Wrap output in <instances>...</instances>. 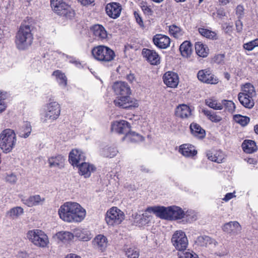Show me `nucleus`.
Here are the masks:
<instances>
[{
    "instance_id": "obj_1",
    "label": "nucleus",
    "mask_w": 258,
    "mask_h": 258,
    "mask_svg": "<svg viewBox=\"0 0 258 258\" xmlns=\"http://www.w3.org/2000/svg\"><path fill=\"white\" fill-rule=\"evenodd\" d=\"M60 218L67 222L81 221V205L76 202H67L60 206L58 211Z\"/></svg>"
},
{
    "instance_id": "obj_2",
    "label": "nucleus",
    "mask_w": 258,
    "mask_h": 258,
    "mask_svg": "<svg viewBox=\"0 0 258 258\" xmlns=\"http://www.w3.org/2000/svg\"><path fill=\"white\" fill-rule=\"evenodd\" d=\"M33 39L31 27L29 25L21 26L16 36L15 43L20 50H24L30 46Z\"/></svg>"
},
{
    "instance_id": "obj_3",
    "label": "nucleus",
    "mask_w": 258,
    "mask_h": 258,
    "mask_svg": "<svg viewBox=\"0 0 258 258\" xmlns=\"http://www.w3.org/2000/svg\"><path fill=\"white\" fill-rule=\"evenodd\" d=\"M17 142L15 132L10 128L4 130L0 134V148L5 153L12 151Z\"/></svg>"
},
{
    "instance_id": "obj_4",
    "label": "nucleus",
    "mask_w": 258,
    "mask_h": 258,
    "mask_svg": "<svg viewBox=\"0 0 258 258\" xmlns=\"http://www.w3.org/2000/svg\"><path fill=\"white\" fill-rule=\"evenodd\" d=\"M68 0H51V6L55 13L67 19H72L75 12L68 3Z\"/></svg>"
},
{
    "instance_id": "obj_5",
    "label": "nucleus",
    "mask_w": 258,
    "mask_h": 258,
    "mask_svg": "<svg viewBox=\"0 0 258 258\" xmlns=\"http://www.w3.org/2000/svg\"><path fill=\"white\" fill-rule=\"evenodd\" d=\"M94 58L102 62H108L114 59L115 54L113 50L109 47L99 45L94 47L92 50Z\"/></svg>"
},
{
    "instance_id": "obj_6",
    "label": "nucleus",
    "mask_w": 258,
    "mask_h": 258,
    "mask_svg": "<svg viewBox=\"0 0 258 258\" xmlns=\"http://www.w3.org/2000/svg\"><path fill=\"white\" fill-rule=\"evenodd\" d=\"M60 105L57 102L52 101L46 104L44 117H41V121L43 123H46L48 120L51 121L56 120L60 115Z\"/></svg>"
},
{
    "instance_id": "obj_7",
    "label": "nucleus",
    "mask_w": 258,
    "mask_h": 258,
    "mask_svg": "<svg viewBox=\"0 0 258 258\" xmlns=\"http://www.w3.org/2000/svg\"><path fill=\"white\" fill-rule=\"evenodd\" d=\"M27 237L34 245L39 247H44L49 242L46 234L39 229L29 230L27 233Z\"/></svg>"
},
{
    "instance_id": "obj_8",
    "label": "nucleus",
    "mask_w": 258,
    "mask_h": 258,
    "mask_svg": "<svg viewBox=\"0 0 258 258\" xmlns=\"http://www.w3.org/2000/svg\"><path fill=\"white\" fill-rule=\"evenodd\" d=\"M171 242L176 250L181 251L185 250L188 244L186 235L182 230H177L173 233Z\"/></svg>"
},
{
    "instance_id": "obj_9",
    "label": "nucleus",
    "mask_w": 258,
    "mask_h": 258,
    "mask_svg": "<svg viewBox=\"0 0 258 258\" xmlns=\"http://www.w3.org/2000/svg\"><path fill=\"white\" fill-rule=\"evenodd\" d=\"M123 213L116 207H112L106 213L105 221L109 226L118 225L124 219Z\"/></svg>"
},
{
    "instance_id": "obj_10",
    "label": "nucleus",
    "mask_w": 258,
    "mask_h": 258,
    "mask_svg": "<svg viewBox=\"0 0 258 258\" xmlns=\"http://www.w3.org/2000/svg\"><path fill=\"white\" fill-rule=\"evenodd\" d=\"M113 102L116 106L125 109L137 107L139 106L138 101L129 95H121L117 97Z\"/></svg>"
},
{
    "instance_id": "obj_11",
    "label": "nucleus",
    "mask_w": 258,
    "mask_h": 258,
    "mask_svg": "<svg viewBox=\"0 0 258 258\" xmlns=\"http://www.w3.org/2000/svg\"><path fill=\"white\" fill-rule=\"evenodd\" d=\"M197 77L200 81L204 83L217 84L218 83V79L208 69L199 71Z\"/></svg>"
},
{
    "instance_id": "obj_12",
    "label": "nucleus",
    "mask_w": 258,
    "mask_h": 258,
    "mask_svg": "<svg viewBox=\"0 0 258 258\" xmlns=\"http://www.w3.org/2000/svg\"><path fill=\"white\" fill-rule=\"evenodd\" d=\"M130 123L124 120L113 121L111 124V131L119 134H126L130 130Z\"/></svg>"
},
{
    "instance_id": "obj_13",
    "label": "nucleus",
    "mask_w": 258,
    "mask_h": 258,
    "mask_svg": "<svg viewBox=\"0 0 258 258\" xmlns=\"http://www.w3.org/2000/svg\"><path fill=\"white\" fill-rule=\"evenodd\" d=\"M149 207L142 214L135 213L133 215L134 222L137 225L139 226H144L150 221L152 217L151 214L153 213V211L149 210Z\"/></svg>"
},
{
    "instance_id": "obj_14",
    "label": "nucleus",
    "mask_w": 258,
    "mask_h": 258,
    "mask_svg": "<svg viewBox=\"0 0 258 258\" xmlns=\"http://www.w3.org/2000/svg\"><path fill=\"white\" fill-rule=\"evenodd\" d=\"M45 199L39 195H34L28 198H23L21 201L24 204L29 207H32L39 205H42L45 202Z\"/></svg>"
},
{
    "instance_id": "obj_15",
    "label": "nucleus",
    "mask_w": 258,
    "mask_h": 258,
    "mask_svg": "<svg viewBox=\"0 0 258 258\" xmlns=\"http://www.w3.org/2000/svg\"><path fill=\"white\" fill-rule=\"evenodd\" d=\"M121 9V6L116 3L108 4L105 8L107 15L112 19H116L119 17Z\"/></svg>"
},
{
    "instance_id": "obj_16",
    "label": "nucleus",
    "mask_w": 258,
    "mask_h": 258,
    "mask_svg": "<svg viewBox=\"0 0 258 258\" xmlns=\"http://www.w3.org/2000/svg\"><path fill=\"white\" fill-rule=\"evenodd\" d=\"M81 151L79 149H74L72 150L69 155V161L74 167L78 169V172L81 174Z\"/></svg>"
},
{
    "instance_id": "obj_17",
    "label": "nucleus",
    "mask_w": 258,
    "mask_h": 258,
    "mask_svg": "<svg viewBox=\"0 0 258 258\" xmlns=\"http://www.w3.org/2000/svg\"><path fill=\"white\" fill-rule=\"evenodd\" d=\"M112 87L115 93L118 95H129L131 93L130 86L124 82H116Z\"/></svg>"
},
{
    "instance_id": "obj_18",
    "label": "nucleus",
    "mask_w": 258,
    "mask_h": 258,
    "mask_svg": "<svg viewBox=\"0 0 258 258\" xmlns=\"http://www.w3.org/2000/svg\"><path fill=\"white\" fill-rule=\"evenodd\" d=\"M142 54L151 64L157 65L160 63V56L155 50L144 48Z\"/></svg>"
},
{
    "instance_id": "obj_19",
    "label": "nucleus",
    "mask_w": 258,
    "mask_h": 258,
    "mask_svg": "<svg viewBox=\"0 0 258 258\" xmlns=\"http://www.w3.org/2000/svg\"><path fill=\"white\" fill-rule=\"evenodd\" d=\"M149 210L152 211L160 218L170 220V207H150Z\"/></svg>"
},
{
    "instance_id": "obj_20",
    "label": "nucleus",
    "mask_w": 258,
    "mask_h": 258,
    "mask_svg": "<svg viewBox=\"0 0 258 258\" xmlns=\"http://www.w3.org/2000/svg\"><path fill=\"white\" fill-rule=\"evenodd\" d=\"M164 83L169 87L175 88L179 83L177 74L172 72H168L163 76Z\"/></svg>"
},
{
    "instance_id": "obj_21",
    "label": "nucleus",
    "mask_w": 258,
    "mask_h": 258,
    "mask_svg": "<svg viewBox=\"0 0 258 258\" xmlns=\"http://www.w3.org/2000/svg\"><path fill=\"white\" fill-rule=\"evenodd\" d=\"M154 44L161 49H165L169 46L170 43V38L164 35L156 34L153 38Z\"/></svg>"
},
{
    "instance_id": "obj_22",
    "label": "nucleus",
    "mask_w": 258,
    "mask_h": 258,
    "mask_svg": "<svg viewBox=\"0 0 258 258\" xmlns=\"http://www.w3.org/2000/svg\"><path fill=\"white\" fill-rule=\"evenodd\" d=\"M175 114L181 118H188L192 115L191 109L186 104H180L176 108Z\"/></svg>"
},
{
    "instance_id": "obj_23",
    "label": "nucleus",
    "mask_w": 258,
    "mask_h": 258,
    "mask_svg": "<svg viewBox=\"0 0 258 258\" xmlns=\"http://www.w3.org/2000/svg\"><path fill=\"white\" fill-rule=\"evenodd\" d=\"M222 230L228 233L235 235L241 230V226L237 221H231L225 223Z\"/></svg>"
},
{
    "instance_id": "obj_24",
    "label": "nucleus",
    "mask_w": 258,
    "mask_h": 258,
    "mask_svg": "<svg viewBox=\"0 0 258 258\" xmlns=\"http://www.w3.org/2000/svg\"><path fill=\"white\" fill-rule=\"evenodd\" d=\"M179 152L184 156L192 157L197 154L194 146L190 144H183L179 147Z\"/></svg>"
},
{
    "instance_id": "obj_25",
    "label": "nucleus",
    "mask_w": 258,
    "mask_h": 258,
    "mask_svg": "<svg viewBox=\"0 0 258 258\" xmlns=\"http://www.w3.org/2000/svg\"><path fill=\"white\" fill-rule=\"evenodd\" d=\"M196 243L202 247H207L210 245L215 246L218 243L215 239L205 235L199 236L196 240Z\"/></svg>"
},
{
    "instance_id": "obj_26",
    "label": "nucleus",
    "mask_w": 258,
    "mask_h": 258,
    "mask_svg": "<svg viewBox=\"0 0 258 258\" xmlns=\"http://www.w3.org/2000/svg\"><path fill=\"white\" fill-rule=\"evenodd\" d=\"M65 159L63 156L58 155L48 158V162L50 167H58L61 168L63 167Z\"/></svg>"
},
{
    "instance_id": "obj_27",
    "label": "nucleus",
    "mask_w": 258,
    "mask_h": 258,
    "mask_svg": "<svg viewBox=\"0 0 258 258\" xmlns=\"http://www.w3.org/2000/svg\"><path fill=\"white\" fill-rule=\"evenodd\" d=\"M93 242L95 247L101 251H104L107 245V238L101 234L96 236Z\"/></svg>"
},
{
    "instance_id": "obj_28",
    "label": "nucleus",
    "mask_w": 258,
    "mask_h": 258,
    "mask_svg": "<svg viewBox=\"0 0 258 258\" xmlns=\"http://www.w3.org/2000/svg\"><path fill=\"white\" fill-rule=\"evenodd\" d=\"M52 76L55 78V80L58 85L62 88H64L67 85V78L64 73L60 70H55L54 71Z\"/></svg>"
},
{
    "instance_id": "obj_29",
    "label": "nucleus",
    "mask_w": 258,
    "mask_h": 258,
    "mask_svg": "<svg viewBox=\"0 0 258 258\" xmlns=\"http://www.w3.org/2000/svg\"><path fill=\"white\" fill-rule=\"evenodd\" d=\"M95 37L98 40H103L107 38V33L104 27L101 25H95L92 27Z\"/></svg>"
},
{
    "instance_id": "obj_30",
    "label": "nucleus",
    "mask_w": 258,
    "mask_h": 258,
    "mask_svg": "<svg viewBox=\"0 0 258 258\" xmlns=\"http://www.w3.org/2000/svg\"><path fill=\"white\" fill-rule=\"evenodd\" d=\"M254 97H247L242 94H238V99L240 104L244 107L251 109L254 105Z\"/></svg>"
},
{
    "instance_id": "obj_31",
    "label": "nucleus",
    "mask_w": 258,
    "mask_h": 258,
    "mask_svg": "<svg viewBox=\"0 0 258 258\" xmlns=\"http://www.w3.org/2000/svg\"><path fill=\"white\" fill-rule=\"evenodd\" d=\"M238 94H242L243 95L247 97H255L256 96V91L254 86L250 83H246L241 87V92Z\"/></svg>"
},
{
    "instance_id": "obj_32",
    "label": "nucleus",
    "mask_w": 258,
    "mask_h": 258,
    "mask_svg": "<svg viewBox=\"0 0 258 258\" xmlns=\"http://www.w3.org/2000/svg\"><path fill=\"white\" fill-rule=\"evenodd\" d=\"M242 148L245 153L251 154L257 150L256 143L254 141L245 140L242 144Z\"/></svg>"
},
{
    "instance_id": "obj_33",
    "label": "nucleus",
    "mask_w": 258,
    "mask_h": 258,
    "mask_svg": "<svg viewBox=\"0 0 258 258\" xmlns=\"http://www.w3.org/2000/svg\"><path fill=\"white\" fill-rule=\"evenodd\" d=\"M32 131V127L30 122L26 121L21 126L17 132V134L21 138H28Z\"/></svg>"
},
{
    "instance_id": "obj_34",
    "label": "nucleus",
    "mask_w": 258,
    "mask_h": 258,
    "mask_svg": "<svg viewBox=\"0 0 258 258\" xmlns=\"http://www.w3.org/2000/svg\"><path fill=\"white\" fill-rule=\"evenodd\" d=\"M185 215L184 212L179 207L170 206V220L181 219Z\"/></svg>"
},
{
    "instance_id": "obj_35",
    "label": "nucleus",
    "mask_w": 258,
    "mask_h": 258,
    "mask_svg": "<svg viewBox=\"0 0 258 258\" xmlns=\"http://www.w3.org/2000/svg\"><path fill=\"white\" fill-rule=\"evenodd\" d=\"M96 170V167L94 165L88 162L82 163V176L85 178H88L91 173Z\"/></svg>"
},
{
    "instance_id": "obj_36",
    "label": "nucleus",
    "mask_w": 258,
    "mask_h": 258,
    "mask_svg": "<svg viewBox=\"0 0 258 258\" xmlns=\"http://www.w3.org/2000/svg\"><path fill=\"white\" fill-rule=\"evenodd\" d=\"M128 142L137 143L143 140V137L140 134L134 132H129L122 138Z\"/></svg>"
},
{
    "instance_id": "obj_37",
    "label": "nucleus",
    "mask_w": 258,
    "mask_h": 258,
    "mask_svg": "<svg viewBox=\"0 0 258 258\" xmlns=\"http://www.w3.org/2000/svg\"><path fill=\"white\" fill-rule=\"evenodd\" d=\"M195 50L197 54L201 57H206L209 53V48L206 45L201 42H196L195 44Z\"/></svg>"
},
{
    "instance_id": "obj_38",
    "label": "nucleus",
    "mask_w": 258,
    "mask_h": 258,
    "mask_svg": "<svg viewBox=\"0 0 258 258\" xmlns=\"http://www.w3.org/2000/svg\"><path fill=\"white\" fill-rule=\"evenodd\" d=\"M192 134L199 138H203L205 136V130L200 125L196 123H192L190 125Z\"/></svg>"
},
{
    "instance_id": "obj_39",
    "label": "nucleus",
    "mask_w": 258,
    "mask_h": 258,
    "mask_svg": "<svg viewBox=\"0 0 258 258\" xmlns=\"http://www.w3.org/2000/svg\"><path fill=\"white\" fill-rule=\"evenodd\" d=\"M57 239L62 242L66 243L71 241L74 238V234L69 231H59L56 234Z\"/></svg>"
},
{
    "instance_id": "obj_40",
    "label": "nucleus",
    "mask_w": 258,
    "mask_h": 258,
    "mask_svg": "<svg viewBox=\"0 0 258 258\" xmlns=\"http://www.w3.org/2000/svg\"><path fill=\"white\" fill-rule=\"evenodd\" d=\"M208 158L214 162L221 163L224 159L225 156L221 151H217L214 153H208L207 154Z\"/></svg>"
},
{
    "instance_id": "obj_41",
    "label": "nucleus",
    "mask_w": 258,
    "mask_h": 258,
    "mask_svg": "<svg viewBox=\"0 0 258 258\" xmlns=\"http://www.w3.org/2000/svg\"><path fill=\"white\" fill-rule=\"evenodd\" d=\"M180 51L184 57H188L191 52V46L190 42L185 41L180 46Z\"/></svg>"
},
{
    "instance_id": "obj_42",
    "label": "nucleus",
    "mask_w": 258,
    "mask_h": 258,
    "mask_svg": "<svg viewBox=\"0 0 258 258\" xmlns=\"http://www.w3.org/2000/svg\"><path fill=\"white\" fill-rule=\"evenodd\" d=\"M202 112L212 122H218L222 120V117L218 115L215 112L211 110L203 109Z\"/></svg>"
},
{
    "instance_id": "obj_43",
    "label": "nucleus",
    "mask_w": 258,
    "mask_h": 258,
    "mask_svg": "<svg viewBox=\"0 0 258 258\" xmlns=\"http://www.w3.org/2000/svg\"><path fill=\"white\" fill-rule=\"evenodd\" d=\"M199 32L202 36L207 38L213 40L218 39L217 34L215 32L209 29L201 28L199 29Z\"/></svg>"
},
{
    "instance_id": "obj_44",
    "label": "nucleus",
    "mask_w": 258,
    "mask_h": 258,
    "mask_svg": "<svg viewBox=\"0 0 258 258\" xmlns=\"http://www.w3.org/2000/svg\"><path fill=\"white\" fill-rule=\"evenodd\" d=\"M125 252L127 258H138L140 255L139 250L135 246L127 248Z\"/></svg>"
},
{
    "instance_id": "obj_45",
    "label": "nucleus",
    "mask_w": 258,
    "mask_h": 258,
    "mask_svg": "<svg viewBox=\"0 0 258 258\" xmlns=\"http://www.w3.org/2000/svg\"><path fill=\"white\" fill-rule=\"evenodd\" d=\"M206 104L209 107L215 110H222L223 105L220 103H218L216 100L212 98L207 99L205 100Z\"/></svg>"
},
{
    "instance_id": "obj_46",
    "label": "nucleus",
    "mask_w": 258,
    "mask_h": 258,
    "mask_svg": "<svg viewBox=\"0 0 258 258\" xmlns=\"http://www.w3.org/2000/svg\"><path fill=\"white\" fill-rule=\"evenodd\" d=\"M169 31L170 34L175 38H178L182 35V32L181 29L174 25L169 26Z\"/></svg>"
},
{
    "instance_id": "obj_47",
    "label": "nucleus",
    "mask_w": 258,
    "mask_h": 258,
    "mask_svg": "<svg viewBox=\"0 0 258 258\" xmlns=\"http://www.w3.org/2000/svg\"><path fill=\"white\" fill-rule=\"evenodd\" d=\"M233 119L235 122L241 124L242 126L246 125L250 120L249 117L240 114L234 115Z\"/></svg>"
},
{
    "instance_id": "obj_48",
    "label": "nucleus",
    "mask_w": 258,
    "mask_h": 258,
    "mask_svg": "<svg viewBox=\"0 0 258 258\" xmlns=\"http://www.w3.org/2000/svg\"><path fill=\"white\" fill-rule=\"evenodd\" d=\"M24 213V210L21 207H16L11 209L9 212V216L13 218H17L22 215Z\"/></svg>"
},
{
    "instance_id": "obj_49",
    "label": "nucleus",
    "mask_w": 258,
    "mask_h": 258,
    "mask_svg": "<svg viewBox=\"0 0 258 258\" xmlns=\"http://www.w3.org/2000/svg\"><path fill=\"white\" fill-rule=\"evenodd\" d=\"M221 104L223 105L226 110L229 112H233L235 109V105L232 101L223 100L222 101Z\"/></svg>"
},
{
    "instance_id": "obj_50",
    "label": "nucleus",
    "mask_w": 258,
    "mask_h": 258,
    "mask_svg": "<svg viewBox=\"0 0 258 258\" xmlns=\"http://www.w3.org/2000/svg\"><path fill=\"white\" fill-rule=\"evenodd\" d=\"M118 153V150L115 147H110L104 149L103 154L106 157L113 158Z\"/></svg>"
},
{
    "instance_id": "obj_51",
    "label": "nucleus",
    "mask_w": 258,
    "mask_h": 258,
    "mask_svg": "<svg viewBox=\"0 0 258 258\" xmlns=\"http://www.w3.org/2000/svg\"><path fill=\"white\" fill-rule=\"evenodd\" d=\"M256 46H258V39L244 43L243 45V48L248 51L253 50Z\"/></svg>"
},
{
    "instance_id": "obj_52",
    "label": "nucleus",
    "mask_w": 258,
    "mask_h": 258,
    "mask_svg": "<svg viewBox=\"0 0 258 258\" xmlns=\"http://www.w3.org/2000/svg\"><path fill=\"white\" fill-rule=\"evenodd\" d=\"M140 7L145 15L149 16L153 15V11L151 8L150 6L148 5L147 3L143 2L141 3Z\"/></svg>"
},
{
    "instance_id": "obj_53",
    "label": "nucleus",
    "mask_w": 258,
    "mask_h": 258,
    "mask_svg": "<svg viewBox=\"0 0 258 258\" xmlns=\"http://www.w3.org/2000/svg\"><path fill=\"white\" fill-rule=\"evenodd\" d=\"M179 258H199L198 255L193 251L182 252L178 254Z\"/></svg>"
},
{
    "instance_id": "obj_54",
    "label": "nucleus",
    "mask_w": 258,
    "mask_h": 258,
    "mask_svg": "<svg viewBox=\"0 0 258 258\" xmlns=\"http://www.w3.org/2000/svg\"><path fill=\"white\" fill-rule=\"evenodd\" d=\"M93 235L87 229L82 230V241H88L92 239Z\"/></svg>"
},
{
    "instance_id": "obj_55",
    "label": "nucleus",
    "mask_w": 258,
    "mask_h": 258,
    "mask_svg": "<svg viewBox=\"0 0 258 258\" xmlns=\"http://www.w3.org/2000/svg\"><path fill=\"white\" fill-rule=\"evenodd\" d=\"M134 17L136 19V22L139 24V25L143 27H144V23L142 20V18L141 16V15L139 14V13L135 11L134 13Z\"/></svg>"
},
{
    "instance_id": "obj_56",
    "label": "nucleus",
    "mask_w": 258,
    "mask_h": 258,
    "mask_svg": "<svg viewBox=\"0 0 258 258\" xmlns=\"http://www.w3.org/2000/svg\"><path fill=\"white\" fill-rule=\"evenodd\" d=\"M63 55L67 58V60L69 62L73 63L76 66H78L80 64L79 61L77 60L76 59V58H75L73 56H69L68 55L64 54Z\"/></svg>"
},
{
    "instance_id": "obj_57",
    "label": "nucleus",
    "mask_w": 258,
    "mask_h": 258,
    "mask_svg": "<svg viewBox=\"0 0 258 258\" xmlns=\"http://www.w3.org/2000/svg\"><path fill=\"white\" fill-rule=\"evenodd\" d=\"M6 179L8 181L12 183H15L17 180L16 175L13 173L8 175Z\"/></svg>"
},
{
    "instance_id": "obj_58",
    "label": "nucleus",
    "mask_w": 258,
    "mask_h": 258,
    "mask_svg": "<svg viewBox=\"0 0 258 258\" xmlns=\"http://www.w3.org/2000/svg\"><path fill=\"white\" fill-rule=\"evenodd\" d=\"M224 54H218L214 57V61L218 63H220L224 60Z\"/></svg>"
},
{
    "instance_id": "obj_59",
    "label": "nucleus",
    "mask_w": 258,
    "mask_h": 258,
    "mask_svg": "<svg viewBox=\"0 0 258 258\" xmlns=\"http://www.w3.org/2000/svg\"><path fill=\"white\" fill-rule=\"evenodd\" d=\"M234 197H235V196L234 195V193H232V192L227 193L225 195V197L223 199V200L225 202H228V201H229L230 200H231Z\"/></svg>"
},
{
    "instance_id": "obj_60",
    "label": "nucleus",
    "mask_w": 258,
    "mask_h": 258,
    "mask_svg": "<svg viewBox=\"0 0 258 258\" xmlns=\"http://www.w3.org/2000/svg\"><path fill=\"white\" fill-rule=\"evenodd\" d=\"M243 7L242 6L239 5L237 7L236 12V14L239 16H241L243 15Z\"/></svg>"
},
{
    "instance_id": "obj_61",
    "label": "nucleus",
    "mask_w": 258,
    "mask_h": 258,
    "mask_svg": "<svg viewBox=\"0 0 258 258\" xmlns=\"http://www.w3.org/2000/svg\"><path fill=\"white\" fill-rule=\"evenodd\" d=\"M7 97V93L6 92L0 91V102H4Z\"/></svg>"
},
{
    "instance_id": "obj_62",
    "label": "nucleus",
    "mask_w": 258,
    "mask_h": 258,
    "mask_svg": "<svg viewBox=\"0 0 258 258\" xmlns=\"http://www.w3.org/2000/svg\"><path fill=\"white\" fill-rule=\"evenodd\" d=\"M126 79L128 80L130 83H133L135 80V77L133 74L130 73L127 75L126 77Z\"/></svg>"
},
{
    "instance_id": "obj_63",
    "label": "nucleus",
    "mask_w": 258,
    "mask_h": 258,
    "mask_svg": "<svg viewBox=\"0 0 258 258\" xmlns=\"http://www.w3.org/2000/svg\"><path fill=\"white\" fill-rule=\"evenodd\" d=\"M245 160L246 161V162L249 164L255 165L257 163L256 160L254 158H248L245 159Z\"/></svg>"
},
{
    "instance_id": "obj_64",
    "label": "nucleus",
    "mask_w": 258,
    "mask_h": 258,
    "mask_svg": "<svg viewBox=\"0 0 258 258\" xmlns=\"http://www.w3.org/2000/svg\"><path fill=\"white\" fill-rule=\"evenodd\" d=\"M7 105L4 102H0V113L3 112L6 110Z\"/></svg>"
}]
</instances>
